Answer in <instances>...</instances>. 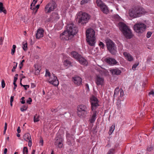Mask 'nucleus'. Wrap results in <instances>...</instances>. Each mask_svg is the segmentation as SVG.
<instances>
[{
	"label": "nucleus",
	"instance_id": "obj_61",
	"mask_svg": "<svg viewBox=\"0 0 154 154\" xmlns=\"http://www.w3.org/2000/svg\"><path fill=\"white\" fill-rule=\"evenodd\" d=\"M40 143H41V145H43V140H42V139H41L40 140Z\"/></svg>",
	"mask_w": 154,
	"mask_h": 154
},
{
	"label": "nucleus",
	"instance_id": "obj_18",
	"mask_svg": "<svg viewBox=\"0 0 154 154\" xmlns=\"http://www.w3.org/2000/svg\"><path fill=\"white\" fill-rule=\"evenodd\" d=\"M63 139L60 137H57L56 138V141L55 142V145L57 146L60 148H62L63 146Z\"/></svg>",
	"mask_w": 154,
	"mask_h": 154
},
{
	"label": "nucleus",
	"instance_id": "obj_26",
	"mask_svg": "<svg viewBox=\"0 0 154 154\" xmlns=\"http://www.w3.org/2000/svg\"><path fill=\"white\" fill-rule=\"evenodd\" d=\"M3 12L5 14L7 13V11L3 7V3L0 2V13Z\"/></svg>",
	"mask_w": 154,
	"mask_h": 154
},
{
	"label": "nucleus",
	"instance_id": "obj_3",
	"mask_svg": "<svg viewBox=\"0 0 154 154\" xmlns=\"http://www.w3.org/2000/svg\"><path fill=\"white\" fill-rule=\"evenodd\" d=\"M95 31L91 28L88 29L86 31V41L91 46H94L95 43Z\"/></svg>",
	"mask_w": 154,
	"mask_h": 154
},
{
	"label": "nucleus",
	"instance_id": "obj_5",
	"mask_svg": "<svg viewBox=\"0 0 154 154\" xmlns=\"http://www.w3.org/2000/svg\"><path fill=\"white\" fill-rule=\"evenodd\" d=\"M77 20L79 23L84 25L86 24L89 20L90 16L88 14L80 12L77 15Z\"/></svg>",
	"mask_w": 154,
	"mask_h": 154
},
{
	"label": "nucleus",
	"instance_id": "obj_11",
	"mask_svg": "<svg viewBox=\"0 0 154 154\" xmlns=\"http://www.w3.org/2000/svg\"><path fill=\"white\" fill-rule=\"evenodd\" d=\"M90 99L92 111H96V109L99 106L98 100L94 96L91 97Z\"/></svg>",
	"mask_w": 154,
	"mask_h": 154
},
{
	"label": "nucleus",
	"instance_id": "obj_55",
	"mask_svg": "<svg viewBox=\"0 0 154 154\" xmlns=\"http://www.w3.org/2000/svg\"><path fill=\"white\" fill-rule=\"evenodd\" d=\"M25 85V87H23L24 88V89L25 90H26L27 89V87L28 88H29V86L28 85Z\"/></svg>",
	"mask_w": 154,
	"mask_h": 154
},
{
	"label": "nucleus",
	"instance_id": "obj_53",
	"mask_svg": "<svg viewBox=\"0 0 154 154\" xmlns=\"http://www.w3.org/2000/svg\"><path fill=\"white\" fill-rule=\"evenodd\" d=\"M3 41V39L2 37L0 38V44L2 45V44Z\"/></svg>",
	"mask_w": 154,
	"mask_h": 154
},
{
	"label": "nucleus",
	"instance_id": "obj_50",
	"mask_svg": "<svg viewBox=\"0 0 154 154\" xmlns=\"http://www.w3.org/2000/svg\"><path fill=\"white\" fill-rule=\"evenodd\" d=\"M32 145V140H29L28 146L29 147H31Z\"/></svg>",
	"mask_w": 154,
	"mask_h": 154
},
{
	"label": "nucleus",
	"instance_id": "obj_33",
	"mask_svg": "<svg viewBox=\"0 0 154 154\" xmlns=\"http://www.w3.org/2000/svg\"><path fill=\"white\" fill-rule=\"evenodd\" d=\"M64 64L66 66H69L70 64V62L68 60H65L64 62Z\"/></svg>",
	"mask_w": 154,
	"mask_h": 154
},
{
	"label": "nucleus",
	"instance_id": "obj_60",
	"mask_svg": "<svg viewBox=\"0 0 154 154\" xmlns=\"http://www.w3.org/2000/svg\"><path fill=\"white\" fill-rule=\"evenodd\" d=\"M22 80V79H20V85H21V86H23V87H25V85H23L22 84V83H21Z\"/></svg>",
	"mask_w": 154,
	"mask_h": 154
},
{
	"label": "nucleus",
	"instance_id": "obj_49",
	"mask_svg": "<svg viewBox=\"0 0 154 154\" xmlns=\"http://www.w3.org/2000/svg\"><path fill=\"white\" fill-rule=\"evenodd\" d=\"M39 6L40 5H38L36 6L35 7V8H36V10L35 11V14L36 13L38 9L39 8Z\"/></svg>",
	"mask_w": 154,
	"mask_h": 154
},
{
	"label": "nucleus",
	"instance_id": "obj_48",
	"mask_svg": "<svg viewBox=\"0 0 154 154\" xmlns=\"http://www.w3.org/2000/svg\"><path fill=\"white\" fill-rule=\"evenodd\" d=\"M153 150V148L152 147H148L147 148V150L149 151H151Z\"/></svg>",
	"mask_w": 154,
	"mask_h": 154
},
{
	"label": "nucleus",
	"instance_id": "obj_39",
	"mask_svg": "<svg viewBox=\"0 0 154 154\" xmlns=\"http://www.w3.org/2000/svg\"><path fill=\"white\" fill-rule=\"evenodd\" d=\"M23 48L25 51H26L27 50V43H26L25 44L23 45Z\"/></svg>",
	"mask_w": 154,
	"mask_h": 154
},
{
	"label": "nucleus",
	"instance_id": "obj_42",
	"mask_svg": "<svg viewBox=\"0 0 154 154\" xmlns=\"http://www.w3.org/2000/svg\"><path fill=\"white\" fill-rule=\"evenodd\" d=\"M14 63H16V65L15 66H14L13 67V68L11 70L12 72H14L15 71V69L16 68L17 66V63H16L15 62H14Z\"/></svg>",
	"mask_w": 154,
	"mask_h": 154
},
{
	"label": "nucleus",
	"instance_id": "obj_34",
	"mask_svg": "<svg viewBox=\"0 0 154 154\" xmlns=\"http://www.w3.org/2000/svg\"><path fill=\"white\" fill-rule=\"evenodd\" d=\"M128 59V60L129 61H132L133 60V58L131 55L129 54L128 55V56L127 57Z\"/></svg>",
	"mask_w": 154,
	"mask_h": 154
},
{
	"label": "nucleus",
	"instance_id": "obj_57",
	"mask_svg": "<svg viewBox=\"0 0 154 154\" xmlns=\"http://www.w3.org/2000/svg\"><path fill=\"white\" fill-rule=\"evenodd\" d=\"M22 107L25 109V110H26L28 108L27 106L24 105L22 106Z\"/></svg>",
	"mask_w": 154,
	"mask_h": 154
},
{
	"label": "nucleus",
	"instance_id": "obj_54",
	"mask_svg": "<svg viewBox=\"0 0 154 154\" xmlns=\"http://www.w3.org/2000/svg\"><path fill=\"white\" fill-rule=\"evenodd\" d=\"M33 7V6L31 7L30 9L32 10H33V11H35V12L36 10V8H35V7Z\"/></svg>",
	"mask_w": 154,
	"mask_h": 154
},
{
	"label": "nucleus",
	"instance_id": "obj_21",
	"mask_svg": "<svg viewBox=\"0 0 154 154\" xmlns=\"http://www.w3.org/2000/svg\"><path fill=\"white\" fill-rule=\"evenodd\" d=\"M109 71L113 75H119L122 72L121 70L117 68L112 69Z\"/></svg>",
	"mask_w": 154,
	"mask_h": 154
},
{
	"label": "nucleus",
	"instance_id": "obj_27",
	"mask_svg": "<svg viewBox=\"0 0 154 154\" xmlns=\"http://www.w3.org/2000/svg\"><path fill=\"white\" fill-rule=\"evenodd\" d=\"M72 137L73 135L72 134L68 133L66 134V137L68 140L69 141L73 140V138Z\"/></svg>",
	"mask_w": 154,
	"mask_h": 154
},
{
	"label": "nucleus",
	"instance_id": "obj_62",
	"mask_svg": "<svg viewBox=\"0 0 154 154\" xmlns=\"http://www.w3.org/2000/svg\"><path fill=\"white\" fill-rule=\"evenodd\" d=\"M13 84H14V90H15V89H16V87H17V84H16V83H13Z\"/></svg>",
	"mask_w": 154,
	"mask_h": 154
},
{
	"label": "nucleus",
	"instance_id": "obj_1",
	"mask_svg": "<svg viewBox=\"0 0 154 154\" xmlns=\"http://www.w3.org/2000/svg\"><path fill=\"white\" fill-rule=\"evenodd\" d=\"M78 32L77 27L73 23L69 24L66 26V30L60 35L61 39L68 40L71 39Z\"/></svg>",
	"mask_w": 154,
	"mask_h": 154
},
{
	"label": "nucleus",
	"instance_id": "obj_28",
	"mask_svg": "<svg viewBox=\"0 0 154 154\" xmlns=\"http://www.w3.org/2000/svg\"><path fill=\"white\" fill-rule=\"evenodd\" d=\"M35 69V74L36 75H38L40 72L39 68L38 65H35L34 66Z\"/></svg>",
	"mask_w": 154,
	"mask_h": 154
},
{
	"label": "nucleus",
	"instance_id": "obj_41",
	"mask_svg": "<svg viewBox=\"0 0 154 154\" xmlns=\"http://www.w3.org/2000/svg\"><path fill=\"white\" fill-rule=\"evenodd\" d=\"M24 61H25V60H22L21 62H20V67H19L20 69L22 68V67L23 66V63L24 62Z\"/></svg>",
	"mask_w": 154,
	"mask_h": 154
},
{
	"label": "nucleus",
	"instance_id": "obj_22",
	"mask_svg": "<svg viewBox=\"0 0 154 154\" xmlns=\"http://www.w3.org/2000/svg\"><path fill=\"white\" fill-rule=\"evenodd\" d=\"M77 60L81 64L85 66L87 65L88 64L87 61L85 58L82 57L81 56L79 57V58H78Z\"/></svg>",
	"mask_w": 154,
	"mask_h": 154
},
{
	"label": "nucleus",
	"instance_id": "obj_23",
	"mask_svg": "<svg viewBox=\"0 0 154 154\" xmlns=\"http://www.w3.org/2000/svg\"><path fill=\"white\" fill-rule=\"evenodd\" d=\"M59 18L58 14L57 13H54L51 15L50 19L52 20H57Z\"/></svg>",
	"mask_w": 154,
	"mask_h": 154
},
{
	"label": "nucleus",
	"instance_id": "obj_47",
	"mask_svg": "<svg viewBox=\"0 0 154 154\" xmlns=\"http://www.w3.org/2000/svg\"><path fill=\"white\" fill-rule=\"evenodd\" d=\"M24 98L25 97H23L21 98V100H22V101H21L20 102L22 104H24L25 103V101L24 100Z\"/></svg>",
	"mask_w": 154,
	"mask_h": 154
},
{
	"label": "nucleus",
	"instance_id": "obj_56",
	"mask_svg": "<svg viewBox=\"0 0 154 154\" xmlns=\"http://www.w3.org/2000/svg\"><path fill=\"white\" fill-rule=\"evenodd\" d=\"M17 78L16 77H14V82L16 83L17 80Z\"/></svg>",
	"mask_w": 154,
	"mask_h": 154
},
{
	"label": "nucleus",
	"instance_id": "obj_9",
	"mask_svg": "<svg viewBox=\"0 0 154 154\" xmlns=\"http://www.w3.org/2000/svg\"><path fill=\"white\" fill-rule=\"evenodd\" d=\"M57 5L55 1L51 0L45 7V10L46 13L53 11L57 8Z\"/></svg>",
	"mask_w": 154,
	"mask_h": 154
},
{
	"label": "nucleus",
	"instance_id": "obj_58",
	"mask_svg": "<svg viewBox=\"0 0 154 154\" xmlns=\"http://www.w3.org/2000/svg\"><path fill=\"white\" fill-rule=\"evenodd\" d=\"M17 132L18 133H19L20 132V127H18V128H17Z\"/></svg>",
	"mask_w": 154,
	"mask_h": 154
},
{
	"label": "nucleus",
	"instance_id": "obj_40",
	"mask_svg": "<svg viewBox=\"0 0 154 154\" xmlns=\"http://www.w3.org/2000/svg\"><path fill=\"white\" fill-rule=\"evenodd\" d=\"M99 45L103 49L104 48L105 45L102 42H100L99 43Z\"/></svg>",
	"mask_w": 154,
	"mask_h": 154
},
{
	"label": "nucleus",
	"instance_id": "obj_36",
	"mask_svg": "<svg viewBox=\"0 0 154 154\" xmlns=\"http://www.w3.org/2000/svg\"><path fill=\"white\" fill-rule=\"evenodd\" d=\"M50 74H51L50 73L49 71L47 69H46L45 76L47 77V76H48L49 77H50Z\"/></svg>",
	"mask_w": 154,
	"mask_h": 154
},
{
	"label": "nucleus",
	"instance_id": "obj_17",
	"mask_svg": "<svg viewBox=\"0 0 154 154\" xmlns=\"http://www.w3.org/2000/svg\"><path fill=\"white\" fill-rule=\"evenodd\" d=\"M72 80L76 85H79L82 83V79L80 77L76 76L73 77Z\"/></svg>",
	"mask_w": 154,
	"mask_h": 154
},
{
	"label": "nucleus",
	"instance_id": "obj_52",
	"mask_svg": "<svg viewBox=\"0 0 154 154\" xmlns=\"http://www.w3.org/2000/svg\"><path fill=\"white\" fill-rule=\"evenodd\" d=\"M129 54H128L127 52H124V53H123V55H124L126 57H127L128 56V55H129Z\"/></svg>",
	"mask_w": 154,
	"mask_h": 154
},
{
	"label": "nucleus",
	"instance_id": "obj_16",
	"mask_svg": "<svg viewBox=\"0 0 154 154\" xmlns=\"http://www.w3.org/2000/svg\"><path fill=\"white\" fill-rule=\"evenodd\" d=\"M105 61L109 65H115L117 63L116 60L114 58L107 57L105 60Z\"/></svg>",
	"mask_w": 154,
	"mask_h": 154
},
{
	"label": "nucleus",
	"instance_id": "obj_35",
	"mask_svg": "<svg viewBox=\"0 0 154 154\" xmlns=\"http://www.w3.org/2000/svg\"><path fill=\"white\" fill-rule=\"evenodd\" d=\"M114 153L115 149H112L109 150L107 154H114Z\"/></svg>",
	"mask_w": 154,
	"mask_h": 154
},
{
	"label": "nucleus",
	"instance_id": "obj_2",
	"mask_svg": "<svg viewBox=\"0 0 154 154\" xmlns=\"http://www.w3.org/2000/svg\"><path fill=\"white\" fill-rule=\"evenodd\" d=\"M118 25L120 30L127 38L130 39L132 37L131 30L126 24L123 22H120Z\"/></svg>",
	"mask_w": 154,
	"mask_h": 154
},
{
	"label": "nucleus",
	"instance_id": "obj_64",
	"mask_svg": "<svg viewBox=\"0 0 154 154\" xmlns=\"http://www.w3.org/2000/svg\"><path fill=\"white\" fill-rule=\"evenodd\" d=\"M31 87L32 88H33L35 87V85L34 84L32 83Z\"/></svg>",
	"mask_w": 154,
	"mask_h": 154
},
{
	"label": "nucleus",
	"instance_id": "obj_46",
	"mask_svg": "<svg viewBox=\"0 0 154 154\" xmlns=\"http://www.w3.org/2000/svg\"><path fill=\"white\" fill-rule=\"evenodd\" d=\"M7 123L5 122V126L4 127V134H5V133L7 129Z\"/></svg>",
	"mask_w": 154,
	"mask_h": 154
},
{
	"label": "nucleus",
	"instance_id": "obj_19",
	"mask_svg": "<svg viewBox=\"0 0 154 154\" xmlns=\"http://www.w3.org/2000/svg\"><path fill=\"white\" fill-rule=\"evenodd\" d=\"M44 32V30L43 29L40 28L38 29L36 34V38L39 39L40 38L43 37V36Z\"/></svg>",
	"mask_w": 154,
	"mask_h": 154
},
{
	"label": "nucleus",
	"instance_id": "obj_37",
	"mask_svg": "<svg viewBox=\"0 0 154 154\" xmlns=\"http://www.w3.org/2000/svg\"><path fill=\"white\" fill-rule=\"evenodd\" d=\"M139 63L138 62L137 63H136L134 64L132 67V69L133 70H135L136 67L138 66L139 65Z\"/></svg>",
	"mask_w": 154,
	"mask_h": 154
},
{
	"label": "nucleus",
	"instance_id": "obj_7",
	"mask_svg": "<svg viewBox=\"0 0 154 154\" xmlns=\"http://www.w3.org/2000/svg\"><path fill=\"white\" fill-rule=\"evenodd\" d=\"M146 27V25L143 23H136L134 26V31L139 34L143 33L145 30Z\"/></svg>",
	"mask_w": 154,
	"mask_h": 154
},
{
	"label": "nucleus",
	"instance_id": "obj_12",
	"mask_svg": "<svg viewBox=\"0 0 154 154\" xmlns=\"http://www.w3.org/2000/svg\"><path fill=\"white\" fill-rule=\"evenodd\" d=\"M53 78L51 77L50 79H51L49 82L55 86H57L59 84V82L57 80V77L54 74H53Z\"/></svg>",
	"mask_w": 154,
	"mask_h": 154
},
{
	"label": "nucleus",
	"instance_id": "obj_25",
	"mask_svg": "<svg viewBox=\"0 0 154 154\" xmlns=\"http://www.w3.org/2000/svg\"><path fill=\"white\" fill-rule=\"evenodd\" d=\"M23 138L24 140L26 141H28L31 139L30 135L29 133L25 134L23 136Z\"/></svg>",
	"mask_w": 154,
	"mask_h": 154
},
{
	"label": "nucleus",
	"instance_id": "obj_44",
	"mask_svg": "<svg viewBox=\"0 0 154 154\" xmlns=\"http://www.w3.org/2000/svg\"><path fill=\"white\" fill-rule=\"evenodd\" d=\"M152 34V33L150 32H148L146 34V37L147 38H149L151 36Z\"/></svg>",
	"mask_w": 154,
	"mask_h": 154
},
{
	"label": "nucleus",
	"instance_id": "obj_63",
	"mask_svg": "<svg viewBox=\"0 0 154 154\" xmlns=\"http://www.w3.org/2000/svg\"><path fill=\"white\" fill-rule=\"evenodd\" d=\"M7 148H5V149H4V154H6L7 153Z\"/></svg>",
	"mask_w": 154,
	"mask_h": 154
},
{
	"label": "nucleus",
	"instance_id": "obj_6",
	"mask_svg": "<svg viewBox=\"0 0 154 154\" xmlns=\"http://www.w3.org/2000/svg\"><path fill=\"white\" fill-rule=\"evenodd\" d=\"M77 110V115L80 117H85L88 112L86 106L82 104L78 106Z\"/></svg>",
	"mask_w": 154,
	"mask_h": 154
},
{
	"label": "nucleus",
	"instance_id": "obj_8",
	"mask_svg": "<svg viewBox=\"0 0 154 154\" xmlns=\"http://www.w3.org/2000/svg\"><path fill=\"white\" fill-rule=\"evenodd\" d=\"M106 46L107 49L113 55L116 54V47L114 43L111 40H108L106 42Z\"/></svg>",
	"mask_w": 154,
	"mask_h": 154
},
{
	"label": "nucleus",
	"instance_id": "obj_38",
	"mask_svg": "<svg viewBox=\"0 0 154 154\" xmlns=\"http://www.w3.org/2000/svg\"><path fill=\"white\" fill-rule=\"evenodd\" d=\"M89 0H82L81 4L84 5L87 3Z\"/></svg>",
	"mask_w": 154,
	"mask_h": 154
},
{
	"label": "nucleus",
	"instance_id": "obj_24",
	"mask_svg": "<svg viewBox=\"0 0 154 154\" xmlns=\"http://www.w3.org/2000/svg\"><path fill=\"white\" fill-rule=\"evenodd\" d=\"M71 54L73 57L77 60L79 58V57L81 56L78 53L75 51L72 52L71 53Z\"/></svg>",
	"mask_w": 154,
	"mask_h": 154
},
{
	"label": "nucleus",
	"instance_id": "obj_31",
	"mask_svg": "<svg viewBox=\"0 0 154 154\" xmlns=\"http://www.w3.org/2000/svg\"><path fill=\"white\" fill-rule=\"evenodd\" d=\"M39 116H37V114H36L34 116V122H37L39 121Z\"/></svg>",
	"mask_w": 154,
	"mask_h": 154
},
{
	"label": "nucleus",
	"instance_id": "obj_13",
	"mask_svg": "<svg viewBox=\"0 0 154 154\" xmlns=\"http://www.w3.org/2000/svg\"><path fill=\"white\" fill-rule=\"evenodd\" d=\"M104 82L103 78L99 75H97L95 78V83L98 85H102Z\"/></svg>",
	"mask_w": 154,
	"mask_h": 154
},
{
	"label": "nucleus",
	"instance_id": "obj_14",
	"mask_svg": "<svg viewBox=\"0 0 154 154\" xmlns=\"http://www.w3.org/2000/svg\"><path fill=\"white\" fill-rule=\"evenodd\" d=\"M126 102L124 100H121L118 99L117 101L116 106L118 109H122L125 106Z\"/></svg>",
	"mask_w": 154,
	"mask_h": 154
},
{
	"label": "nucleus",
	"instance_id": "obj_51",
	"mask_svg": "<svg viewBox=\"0 0 154 154\" xmlns=\"http://www.w3.org/2000/svg\"><path fill=\"white\" fill-rule=\"evenodd\" d=\"M154 94V92L153 90L151 91L150 92H149V95H150L152 94L153 95Z\"/></svg>",
	"mask_w": 154,
	"mask_h": 154
},
{
	"label": "nucleus",
	"instance_id": "obj_59",
	"mask_svg": "<svg viewBox=\"0 0 154 154\" xmlns=\"http://www.w3.org/2000/svg\"><path fill=\"white\" fill-rule=\"evenodd\" d=\"M14 97L13 96H11V97L10 102H13L14 100Z\"/></svg>",
	"mask_w": 154,
	"mask_h": 154
},
{
	"label": "nucleus",
	"instance_id": "obj_43",
	"mask_svg": "<svg viewBox=\"0 0 154 154\" xmlns=\"http://www.w3.org/2000/svg\"><path fill=\"white\" fill-rule=\"evenodd\" d=\"M5 82L3 79L2 80V88H4L5 86Z\"/></svg>",
	"mask_w": 154,
	"mask_h": 154
},
{
	"label": "nucleus",
	"instance_id": "obj_29",
	"mask_svg": "<svg viewBox=\"0 0 154 154\" xmlns=\"http://www.w3.org/2000/svg\"><path fill=\"white\" fill-rule=\"evenodd\" d=\"M115 126L114 125H112L110 127L109 131V134L110 135L112 134L115 129Z\"/></svg>",
	"mask_w": 154,
	"mask_h": 154
},
{
	"label": "nucleus",
	"instance_id": "obj_4",
	"mask_svg": "<svg viewBox=\"0 0 154 154\" xmlns=\"http://www.w3.org/2000/svg\"><path fill=\"white\" fill-rule=\"evenodd\" d=\"M146 12L143 8L137 7L130 9L129 14L131 17L136 18L145 14Z\"/></svg>",
	"mask_w": 154,
	"mask_h": 154
},
{
	"label": "nucleus",
	"instance_id": "obj_10",
	"mask_svg": "<svg viewBox=\"0 0 154 154\" xmlns=\"http://www.w3.org/2000/svg\"><path fill=\"white\" fill-rule=\"evenodd\" d=\"M96 3L97 5L100 7L101 11L106 14H108L109 10L107 6L101 0H97Z\"/></svg>",
	"mask_w": 154,
	"mask_h": 154
},
{
	"label": "nucleus",
	"instance_id": "obj_20",
	"mask_svg": "<svg viewBox=\"0 0 154 154\" xmlns=\"http://www.w3.org/2000/svg\"><path fill=\"white\" fill-rule=\"evenodd\" d=\"M93 114L92 115L90 116L89 120V121L91 123H94L96 119V116L97 112V111H92Z\"/></svg>",
	"mask_w": 154,
	"mask_h": 154
},
{
	"label": "nucleus",
	"instance_id": "obj_45",
	"mask_svg": "<svg viewBox=\"0 0 154 154\" xmlns=\"http://www.w3.org/2000/svg\"><path fill=\"white\" fill-rule=\"evenodd\" d=\"M32 101V99L31 98L29 97V99L26 101V103H28L29 104H31Z\"/></svg>",
	"mask_w": 154,
	"mask_h": 154
},
{
	"label": "nucleus",
	"instance_id": "obj_15",
	"mask_svg": "<svg viewBox=\"0 0 154 154\" xmlns=\"http://www.w3.org/2000/svg\"><path fill=\"white\" fill-rule=\"evenodd\" d=\"M120 92V97H122L124 95V92L123 90L122 89H119V87H117L115 90L114 93L113 95L114 97H117L118 94H119V92Z\"/></svg>",
	"mask_w": 154,
	"mask_h": 154
},
{
	"label": "nucleus",
	"instance_id": "obj_32",
	"mask_svg": "<svg viewBox=\"0 0 154 154\" xmlns=\"http://www.w3.org/2000/svg\"><path fill=\"white\" fill-rule=\"evenodd\" d=\"M28 149L26 147H24L23 149V154H27Z\"/></svg>",
	"mask_w": 154,
	"mask_h": 154
},
{
	"label": "nucleus",
	"instance_id": "obj_30",
	"mask_svg": "<svg viewBox=\"0 0 154 154\" xmlns=\"http://www.w3.org/2000/svg\"><path fill=\"white\" fill-rule=\"evenodd\" d=\"M16 48V45H13L12 46V49L11 50V54L12 55H13L14 54L15 51V49Z\"/></svg>",
	"mask_w": 154,
	"mask_h": 154
}]
</instances>
